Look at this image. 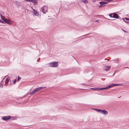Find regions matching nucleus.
I'll list each match as a JSON object with an SVG mask.
<instances>
[{
  "mask_svg": "<svg viewBox=\"0 0 129 129\" xmlns=\"http://www.w3.org/2000/svg\"><path fill=\"white\" fill-rule=\"evenodd\" d=\"M0 16H1V19H2V18L3 19V17H5L4 16H3L2 14H0Z\"/></svg>",
  "mask_w": 129,
  "mask_h": 129,
  "instance_id": "27",
  "label": "nucleus"
},
{
  "mask_svg": "<svg viewBox=\"0 0 129 129\" xmlns=\"http://www.w3.org/2000/svg\"><path fill=\"white\" fill-rule=\"evenodd\" d=\"M46 87H40L37 88L31 92L29 93V94L30 95H33L37 92H40L41 90L42 89H44L46 88Z\"/></svg>",
  "mask_w": 129,
  "mask_h": 129,
  "instance_id": "1",
  "label": "nucleus"
},
{
  "mask_svg": "<svg viewBox=\"0 0 129 129\" xmlns=\"http://www.w3.org/2000/svg\"><path fill=\"white\" fill-rule=\"evenodd\" d=\"M102 5L101 4L99 6V8H100L102 7Z\"/></svg>",
  "mask_w": 129,
  "mask_h": 129,
  "instance_id": "32",
  "label": "nucleus"
},
{
  "mask_svg": "<svg viewBox=\"0 0 129 129\" xmlns=\"http://www.w3.org/2000/svg\"><path fill=\"white\" fill-rule=\"evenodd\" d=\"M104 5H106V4H107L108 3V2H104Z\"/></svg>",
  "mask_w": 129,
  "mask_h": 129,
  "instance_id": "31",
  "label": "nucleus"
},
{
  "mask_svg": "<svg viewBox=\"0 0 129 129\" xmlns=\"http://www.w3.org/2000/svg\"><path fill=\"white\" fill-rule=\"evenodd\" d=\"M58 62H53L49 63V66L50 67H57L58 66Z\"/></svg>",
  "mask_w": 129,
  "mask_h": 129,
  "instance_id": "2",
  "label": "nucleus"
},
{
  "mask_svg": "<svg viewBox=\"0 0 129 129\" xmlns=\"http://www.w3.org/2000/svg\"><path fill=\"white\" fill-rule=\"evenodd\" d=\"M14 3L16 5H18L19 3L17 1H15L14 2Z\"/></svg>",
  "mask_w": 129,
  "mask_h": 129,
  "instance_id": "17",
  "label": "nucleus"
},
{
  "mask_svg": "<svg viewBox=\"0 0 129 129\" xmlns=\"http://www.w3.org/2000/svg\"><path fill=\"white\" fill-rule=\"evenodd\" d=\"M124 19L126 21V22H125L127 23H129V19L128 18H127L126 17Z\"/></svg>",
  "mask_w": 129,
  "mask_h": 129,
  "instance_id": "12",
  "label": "nucleus"
},
{
  "mask_svg": "<svg viewBox=\"0 0 129 129\" xmlns=\"http://www.w3.org/2000/svg\"><path fill=\"white\" fill-rule=\"evenodd\" d=\"M9 81V80L8 79V78H6V82H5V84H6V83L8 82Z\"/></svg>",
  "mask_w": 129,
  "mask_h": 129,
  "instance_id": "16",
  "label": "nucleus"
},
{
  "mask_svg": "<svg viewBox=\"0 0 129 129\" xmlns=\"http://www.w3.org/2000/svg\"><path fill=\"white\" fill-rule=\"evenodd\" d=\"M105 1H109L110 2L111 1V0H104Z\"/></svg>",
  "mask_w": 129,
  "mask_h": 129,
  "instance_id": "34",
  "label": "nucleus"
},
{
  "mask_svg": "<svg viewBox=\"0 0 129 129\" xmlns=\"http://www.w3.org/2000/svg\"><path fill=\"white\" fill-rule=\"evenodd\" d=\"M33 0H25V1L26 2H32Z\"/></svg>",
  "mask_w": 129,
  "mask_h": 129,
  "instance_id": "18",
  "label": "nucleus"
},
{
  "mask_svg": "<svg viewBox=\"0 0 129 129\" xmlns=\"http://www.w3.org/2000/svg\"><path fill=\"white\" fill-rule=\"evenodd\" d=\"M108 89V88H107V87L105 88H103V90L106 89Z\"/></svg>",
  "mask_w": 129,
  "mask_h": 129,
  "instance_id": "29",
  "label": "nucleus"
},
{
  "mask_svg": "<svg viewBox=\"0 0 129 129\" xmlns=\"http://www.w3.org/2000/svg\"><path fill=\"white\" fill-rule=\"evenodd\" d=\"M41 10L43 13L45 14L46 12H48L47 7L45 6H43L41 7Z\"/></svg>",
  "mask_w": 129,
  "mask_h": 129,
  "instance_id": "3",
  "label": "nucleus"
},
{
  "mask_svg": "<svg viewBox=\"0 0 129 129\" xmlns=\"http://www.w3.org/2000/svg\"><path fill=\"white\" fill-rule=\"evenodd\" d=\"M122 19L125 22H126V21H125L124 19V18H122Z\"/></svg>",
  "mask_w": 129,
  "mask_h": 129,
  "instance_id": "35",
  "label": "nucleus"
},
{
  "mask_svg": "<svg viewBox=\"0 0 129 129\" xmlns=\"http://www.w3.org/2000/svg\"><path fill=\"white\" fill-rule=\"evenodd\" d=\"M118 60H119V59H116V61H118Z\"/></svg>",
  "mask_w": 129,
  "mask_h": 129,
  "instance_id": "37",
  "label": "nucleus"
},
{
  "mask_svg": "<svg viewBox=\"0 0 129 129\" xmlns=\"http://www.w3.org/2000/svg\"><path fill=\"white\" fill-rule=\"evenodd\" d=\"M110 66H107L106 67V69H105V70L106 71H107L109 70V69L110 68Z\"/></svg>",
  "mask_w": 129,
  "mask_h": 129,
  "instance_id": "13",
  "label": "nucleus"
},
{
  "mask_svg": "<svg viewBox=\"0 0 129 129\" xmlns=\"http://www.w3.org/2000/svg\"><path fill=\"white\" fill-rule=\"evenodd\" d=\"M99 3L101 4L102 7H104L105 6L104 4V2H100Z\"/></svg>",
  "mask_w": 129,
  "mask_h": 129,
  "instance_id": "11",
  "label": "nucleus"
},
{
  "mask_svg": "<svg viewBox=\"0 0 129 129\" xmlns=\"http://www.w3.org/2000/svg\"><path fill=\"white\" fill-rule=\"evenodd\" d=\"M98 90H103V88H98Z\"/></svg>",
  "mask_w": 129,
  "mask_h": 129,
  "instance_id": "21",
  "label": "nucleus"
},
{
  "mask_svg": "<svg viewBox=\"0 0 129 129\" xmlns=\"http://www.w3.org/2000/svg\"><path fill=\"white\" fill-rule=\"evenodd\" d=\"M0 16H1V19H2V18L3 19V17H5L4 16H3L2 14H0Z\"/></svg>",
  "mask_w": 129,
  "mask_h": 129,
  "instance_id": "26",
  "label": "nucleus"
},
{
  "mask_svg": "<svg viewBox=\"0 0 129 129\" xmlns=\"http://www.w3.org/2000/svg\"><path fill=\"white\" fill-rule=\"evenodd\" d=\"M32 2H33L34 5H37V4L38 3L37 0H33Z\"/></svg>",
  "mask_w": 129,
  "mask_h": 129,
  "instance_id": "10",
  "label": "nucleus"
},
{
  "mask_svg": "<svg viewBox=\"0 0 129 129\" xmlns=\"http://www.w3.org/2000/svg\"><path fill=\"white\" fill-rule=\"evenodd\" d=\"M113 86V84L109 85L107 87L108 89H109V88H110L111 87Z\"/></svg>",
  "mask_w": 129,
  "mask_h": 129,
  "instance_id": "14",
  "label": "nucleus"
},
{
  "mask_svg": "<svg viewBox=\"0 0 129 129\" xmlns=\"http://www.w3.org/2000/svg\"><path fill=\"white\" fill-rule=\"evenodd\" d=\"M3 80L1 81V82H3Z\"/></svg>",
  "mask_w": 129,
  "mask_h": 129,
  "instance_id": "40",
  "label": "nucleus"
},
{
  "mask_svg": "<svg viewBox=\"0 0 129 129\" xmlns=\"http://www.w3.org/2000/svg\"><path fill=\"white\" fill-rule=\"evenodd\" d=\"M11 117L10 116H7L3 117L2 119L4 121L8 120L11 118Z\"/></svg>",
  "mask_w": 129,
  "mask_h": 129,
  "instance_id": "4",
  "label": "nucleus"
},
{
  "mask_svg": "<svg viewBox=\"0 0 129 129\" xmlns=\"http://www.w3.org/2000/svg\"><path fill=\"white\" fill-rule=\"evenodd\" d=\"M0 22L2 23H5V22L4 21H2L0 19Z\"/></svg>",
  "mask_w": 129,
  "mask_h": 129,
  "instance_id": "25",
  "label": "nucleus"
},
{
  "mask_svg": "<svg viewBox=\"0 0 129 129\" xmlns=\"http://www.w3.org/2000/svg\"><path fill=\"white\" fill-rule=\"evenodd\" d=\"M82 85H86V84L85 83H82Z\"/></svg>",
  "mask_w": 129,
  "mask_h": 129,
  "instance_id": "33",
  "label": "nucleus"
},
{
  "mask_svg": "<svg viewBox=\"0 0 129 129\" xmlns=\"http://www.w3.org/2000/svg\"><path fill=\"white\" fill-rule=\"evenodd\" d=\"M113 86H119L121 85V84H113Z\"/></svg>",
  "mask_w": 129,
  "mask_h": 129,
  "instance_id": "15",
  "label": "nucleus"
},
{
  "mask_svg": "<svg viewBox=\"0 0 129 129\" xmlns=\"http://www.w3.org/2000/svg\"><path fill=\"white\" fill-rule=\"evenodd\" d=\"M3 18H2V20L4 21V22H6V23L8 24H11V22L9 21L6 18H5V17H3Z\"/></svg>",
  "mask_w": 129,
  "mask_h": 129,
  "instance_id": "5",
  "label": "nucleus"
},
{
  "mask_svg": "<svg viewBox=\"0 0 129 129\" xmlns=\"http://www.w3.org/2000/svg\"><path fill=\"white\" fill-rule=\"evenodd\" d=\"M113 18H118L119 16L118 14L115 13H113Z\"/></svg>",
  "mask_w": 129,
  "mask_h": 129,
  "instance_id": "7",
  "label": "nucleus"
},
{
  "mask_svg": "<svg viewBox=\"0 0 129 129\" xmlns=\"http://www.w3.org/2000/svg\"><path fill=\"white\" fill-rule=\"evenodd\" d=\"M21 79V78L19 77V76H18V79H17V81L18 82V81H19V80L20 79Z\"/></svg>",
  "mask_w": 129,
  "mask_h": 129,
  "instance_id": "19",
  "label": "nucleus"
},
{
  "mask_svg": "<svg viewBox=\"0 0 129 129\" xmlns=\"http://www.w3.org/2000/svg\"><path fill=\"white\" fill-rule=\"evenodd\" d=\"M92 89L95 90H98V88H92Z\"/></svg>",
  "mask_w": 129,
  "mask_h": 129,
  "instance_id": "23",
  "label": "nucleus"
},
{
  "mask_svg": "<svg viewBox=\"0 0 129 129\" xmlns=\"http://www.w3.org/2000/svg\"><path fill=\"white\" fill-rule=\"evenodd\" d=\"M98 21V20H97L96 21H95V22H97Z\"/></svg>",
  "mask_w": 129,
  "mask_h": 129,
  "instance_id": "38",
  "label": "nucleus"
},
{
  "mask_svg": "<svg viewBox=\"0 0 129 129\" xmlns=\"http://www.w3.org/2000/svg\"><path fill=\"white\" fill-rule=\"evenodd\" d=\"M16 81L17 80L16 79L14 80L13 82V83H14V84H15L16 83Z\"/></svg>",
  "mask_w": 129,
  "mask_h": 129,
  "instance_id": "28",
  "label": "nucleus"
},
{
  "mask_svg": "<svg viewBox=\"0 0 129 129\" xmlns=\"http://www.w3.org/2000/svg\"><path fill=\"white\" fill-rule=\"evenodd\" d=\"M0 87L1 88H3V85L2 84V83H0Z\"/></svg>",
  "mask_w": 129,
  "mask_h": 129,
  "instance_id": "24",
  "label": "nucleus"
},
{
  "mask_svg": "<svg viewBox=\"0 0 129 129\" xmlns=\"http://www.w3.org/2000/svg\"><path fill=\"white\" fill-rule=\"evenodd\" d=\"M113 14L112 13L110 14H109V16L111 17H113Z\"/></svg>",
  "mask_w": 129,
  "mask_h": 129,
  "instance_id": "20",
  "label": "nucleus"
},
{
  "mask_svg": "<svg viewBox=\"0 0 129 129\" xmlns=\"http://www.w3.org/2000/svg\"><path fill=\"white\" fill-rule=\"evenodd\" d=\"M102 114L105 115H106L108 114V112L105 110H104L102 111Z\"/></svg>",
  "mask_w": 129,
  "mask_h": 129,
  "instance_id": "8",
  "label": "nucleus"
},
{
  "mask_svg": "<svg viewBox=\"0 0 129 129\" xmlns=\"http://www.w3.org/2000/svg\"><path fill=\"white\" fill-rule=\"evenodd\" d=\"M126 68H129V67H126Z\"/></svg>",
  "mask_w": 129,
  "mask_h": 129,
  "instance_id": "39",
  "label": "nucleus"
},
{
  "mask_svg": "<svg viewBox=\"0 0 129 129\" xmlns=\"http://www.w3.org/2000/svg\"><path fill=\"white\" fill-rule=\"evenodd\" d=\"M103 110H102L100 109V111H99V112L101 113H102V111Z\"/></svg>",
  "mask_w": 129,
  "mask_h": 129,
  "instance_id": "30",
  "label": "nucleus"
},
{
  "mask_svg": "<svg viewBox=\"0 0 129 129\" xmlns=\"http://www.w3.org/2000/svg\"><path fill=\"white\" fill-rule=\"evenodd\" d=\"M33 12L35 16H38L39 15V12L35 9H33Z\"/></svg>",
  "mask_w": 129,
  "mask_h": 129,
  "instance_id": "6",
  "label": "nucleus"
},
{
  "mask_svg": "<svg viewBox=\"0 0 129 129\" xmlns=\"http://www.w3.org/2000/svg\"><path fill=\"white\" fill-rule=\"evenodd\" d=\"M122 30H123L124 31V32H127V31H125L124 30H123V29H122Z\"/></svg>",
  "mask_w": 129,
  "mask_h": 129,
  "instance_id": "36",
  "label": "nucleus"
},
{
  "mask_svg": "<svg viewBox=\"0 0 129 129\" xmlns=\"http://www.w3.org/2000/svg\"><path fill=\"white\" fill-rule=\"evenodd\" d=\"M81 2L85 4H87L88 3V1L87 0H82L81 1Z\"/></svg>",
  "mask_w": 129,
  "mask_h": 129,
  "instance_id": "9",
  "label": "nucleus"
},
{
  "mask_svg": "<svg viewBox=\"0 0 129 129\" xmlns=\"http://www.w3.org/2000/svg\"><path fill=\"white\" fill-rule=\"evenodd\" d=\"M94 109L95 110H96V111H98V112H99V111H100V109Z\"/></svg>",
  "mask_w": 129,
  "mask_h": 129,
  "instance_id": "22",
  "label": "nucleus"
}]
</instances>
